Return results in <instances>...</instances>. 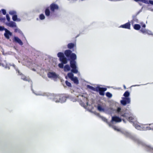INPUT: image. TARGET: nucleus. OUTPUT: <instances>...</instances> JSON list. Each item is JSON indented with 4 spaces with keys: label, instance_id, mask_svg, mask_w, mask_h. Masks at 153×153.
I'll return each mask as SVG.
<instances>
[{
    "label": "nucleus",
    "instance_id": "1",
    "mask_svg": "<svg viewBox=\"0 0 153 153\" xmlns=\"http://www.w3.org/2000/svg\"><path fill=\"white\" fill-rule=\"evenodd\" d=\"M113 104L115 107H117L116 109H114L111 107H102L101 105H100L98 106L97 109L100 111H102L105 113L110 114H111L114 111H115L117 114L120 117L117 116H113L112 117V119L111 122H108L107 119L105 117L101 116L99 114H97V115L101 118L102 120L107 123L111 127L115 130H116L120 132L125 137L130 139L138 145H140L143 147V146L145 145V142L139 139L136 136L131 134L125 130L117 129L116 126L113 125L114 123L120 122L122 120H123L124 123H126V120L124 119V118L125 119V117H121L119 114L117 112V111L118 108H120L121 109L123 110H124L128 109L122 108L120 107H119V103L116 102H113Z\"/></svg>",
    "mask_w": 153,
    "mask_h": 153
},
{
    "label": "nucleus",
    "instance_id": "2",
    "mask_svg": "<svg viewBox=\"0 0 153 153\" xmlns=\"http://www.w3.org/2000/svg\"><path fill=\"white\" fill-rule=\"evenodd\" d=\"M117 111L121 117H125V119L132 123L136 129L140 131L150 130H153V127L147 126V124L144 125H140L136 121L135 118L131 112L130 110H124L118 108Z\"/></svg>",
    "mask_w": 153,
    "mask_h": 153
},
{
    "label": "nucleus",
    "instance_id": "3",
    "mask_svg": "<svg viewBox=\"0 0 153 153\" xmlns=\"http://www.w3.org/2000/svg\"><path fill=\"white\" fill-rule=\"evenodd\" d=\"M64 54L68 60L70 61V66L71 68V71L74 74H77L78 71V67L76 61L77 58L76 55L74 53H72V51L70 50H65Z\"/></svg>",
    "mask_w": 153,
    "mask_h": 153
},
{
    "label": "nucleus",
    "instance_id": "4",
    "mask_svg": "<svg viewBox=\"0 0 153 153\" xmlns=\"http://www.w3.org/2000/svg\"><path fill=\"white\" fill-rule=\"evenodd\" d=\"M33 93L36 96H47L48 99L56 103L59 102V94H54L48 93H43L41 91L36 92L31 89Z\"/></svg>",
    "mask_w": 153,
    "mask_h": 153
},
{
    "label": "nucleus",
    "instance_id": "5",
    "mask_svg": "<svg viewBox=\"0 0 153 153\" xmlns=\"http://www.w3.org/2000/svg\"><path fill=\"white\" fill-rule=\"evenodd\" d=\"M5 64L3 63H0V65L4 67L5 68H8V69H10V66H12V67L16 70V73L17 75L19 76L21 79L25 81H28L29 82L30 81V79L28 77H26L19 70L18 68L16 67V65L13 64H11L10 63H7L6 61H4Z\"/></svg>",
    "mask_w": 153,
    "mask_h": 153
},
{
    "label": "nucleus",
    "instance_id": "6",
    "mask_svg": "<svg viewBox=\"0 0 153 153\" xmlns=\"http://www.w3.org/2000/svg\"><path fill=\"white\" fill-rule=\"evenodd\" d=\"M71 100L73 102L78 101L80 105L85 108H86L87 106L89 105L88 103V100L86 94L79 95L76 97H72Z\"/></svg>",
    "mask_w": 153,
    "mask_h": 153
},
{
    "label": "nucleus",
    "instance_id": "7",
    "mask_svg": "<svg viewBox=\"0 0 153 153\" xmlns=\"http://www.w3.org/2000/svg\"><path fill=\"white\" fill-rule=\"evenodd\" d=\"M87 87L92 91L98 92L100 95L101 96H104V92L106 91L107 89L106 88L100 87L99 86H97L95 88L89 85H87Z\"/></svg>",
    "mask_w": 153,
    "mask_h": 153
},
{
    "label": "nucleus",
    "instance_id": "8",
    "mask_svg": "<svg viewBox=\"0 0 153 153\" xmlns=\"http://www.w3.org/2000/svg\"><path fill=\"white\" fill-rule=\"evenodd\" d=\"M57 56L59 58V60L61 62V63L58 64V66L60 68H63L64 64H66L67 62V59L65 57L64 53L62 52L58 53L57 54Z\"/></svg>",
    "mask_w": 153,
    "mask_h": 153
},
{
    "label": "nucleus",
    "instance_id": "9",
    "mask_svg": "<svg viewBox=\"0 0 153 153\" xmlns=\"http://www.w3.org/2000/svg\"><path fill=\"white\" fill-rule=\"evenodd\" d=\"M144 7V5L143 6L141 9L136 13L135 14L132 16V19L131 22V23L132 25H133L135 22L137 23H139L138 20L137 18V16L142 11Z\"/></svg>",
    "mask_w": 153,
    "mask_h": 153
},
{
    "label": "nucleus",
    "instance_id": "10",
    "mask_svg": "<svg viewBox=\"0 0 153 153\" xmlns=\"http://www.w3.org/2000/svg\"><path fill=\"white\" fill-rule=\"evenodd\" d=\"M45 13L46 16L48 18V19L53 18L56 16L55 14L51 11L50 12L49 8H47L45 10Z\"/></svg>",
    "mask_w": 153,
    "mask_h": 153
},
{
    "label": "nucleus",
    "instance_id": "11",
    "mask_svg": "<svg viewBox=\"0 0 153 153\" xmlns=\"http://www.w3.org/2000/svg\"><path fill=\"white\" fill-rule=\"evenodd\" d=\"M122 100L120 101L121 104L123 105H125L127 104H129L131 102L130 98L122 97Z\"/></svg>",
    "mask_w": 153,
    "mask_h": 153
},
{
    "label": "nucleus",
    "instance_id": "12",
    "mask_svg": "<svg viewBox=\"0 0 153 153\" xmlns=\"http://www.w3.org/2000/svg\"><path fill=\"white\" fill-rule=\"evenodd\" d=\"M50 8L51 11L54 14H55L54 12L55 11L59 9V7L57 4L54 3H53L50 5Z\"/></svg>",
    "mask_w": 153,
    "mask_h": 153
},
{
    "label": "nucleus",
    "instance_id": "13",
    "mask_svg": "<svg viewBox=\"0 0 153 153\" xmlns=\"http://www.w3.org/2000/svg\"><path fill=\"white\" fill-rule=\"evenodd\" d=\"M144 145L143 146V147L146 151L153 153V147L146 144L145 143Z\"/></svg>",
    "mask_w": 153,
    "mask_h": 153
},
{
    "label": "nucleus",
    "instance_id": "14",
    "mask_svg": "<svg viewBox=\"0 0 153 153\" xmlns=\"http://www.w3.org/2000/svg\"><path fill=\"white\" fill-rule=\"evenodd\" d=\"M59 102L63 103L66 102L67 97L64 95L59 94Z\"/></svg>",
    "mask_w": 153,
    "mask_h": 153
},
{
    "label": "nucleus",
    "instance_id": "15",
    "mask_svg": "<svg viewBox=\"0 0 153 153\" xmlns=\"http://www.w3.org/2000/svg\"><path fill=\"white\" fill-rule=\"evenodd\" d=\"M4 31L5 32L4 34V36L6 39H10V37L12 36V33L7 29H5Z\"/></svg>",
    "mask_w": 153,
    "mask_h": 153
},
{
    "label": "nucleus",
    "instance_id": "16",
    "mask_svg": "<svg viewBox=\"0 0 153 153\" xmlns=\"http://www.w3.org/2000/svg\"><path fill=\"white\" fill-rule=\"evenodd\" d=\"M13 42L18 43L20 45H23V43L21 40L18 37L15 36L13 39Z\"/></svg>",
    "mask_w": 153,
    "mask_h": 153
},
{
    "label": "nucleus",
    "instance_id": "17",
    "mask_svg": "<svg viewBox=\"0 0 153 153\" xmlns=\"http://www.w3.org/2000/svg\"><path fill=\"white\" fill-rule=\"evenodd\" d=\"M48 77L49 78H57V76L56 74L53 72H49L47 74Z\"/></svg>",
    "mask_w": 153,
    "mask_h": 153
},
{
    "label": "nucleus",
    "instance_id": "18",
    "mask_svg": "<svg viewBox=\"0 0 153 153\" xmlns=\"http://www.w3.org/2000/svg\"><path fill=\"white\" fill-rule=\"evenodd\" d=\"M136 1H140L143 3L147 4H151L153 5V1L148 0H134Z\"/></svg>",
    "mask_w": 153,
    "mask_h": 153
},
{
    "label": "nucleus",
    "instance_id": "19",
    "mask_svg": "<svg viewBox=\"0 0 153 153\" xmlns=\"http://www.w3.org/2000/svg\"><path fill=\"white\" fill-rule=\"evenodd\" d=\"M6 24L7 26L11 27H16V23L12 21H10L9 22L6 23Z\"/></svg>",
    "mask_w": 153,
    "mask_h": 153
},
{
    "label": "nucleus",
    "instance_id": "20",
    "mask_svg": "<svg viewBox=\"0 0 153 153\" xmlns=\"http://www.w3.org/2000/svg\"><path fill=\"white\" fill-rule=\"evenodd\" d=\"M119 27L124 28L130 29V22H128L124 25H121Z\"/></svg>",
    "mask_w": 153,
    "mask_h": 153
},
{
    "label": "nucleus",
    "instance_id": "21",
    "mask_svg": "<svg viewBox=\"0 0 153 153\" xmlns=\"http://www.w3.org/2000/svg\"><path fill=\"white\" fill-rule=\"evenodd\" d=\"M12 19L14 21L20 22L21 21L20 19L17 18V14L13 15L12 16Z\"/></svg>",
    "mask_w": 153,
    "mask_h": 153
},
{
    "label": "nucleus",
    "instance_id": "22",
    "mask_svg": "<svg viewBox=\"0 0 153 153\" xmlns=\"http://www.w3.org/2000/svg\"><path fill=\"white\" fill-rule=\"evenodd\" d=\"M71 67L70 65L69 66L68 65H65L64 67V70L65 71H68L71 70Z\"/></svg>",
    "mask_w": 153,
    "mask_h": 153
},
{
    "label": "nucleus",
    "instance_id": "23",
    "mask_svg": "<svg viewBox=\"0 0 153 153\" xmlns=\"http://www.w3.org/2000/svg\"><path fill=\"white\" fill-rule=\"evenodd\" d=\"M71 80L76 84H78L79 83L78 78L74 76Z\"/></svg>",
    "mask_w": 153,
    "mask_h": 153
},
{
    "label": "nucleus",
    "instance_id": "24",
    "mask_svg": "<svg viewBox=\"0 0 153 153\" xmlns=\"http://www.w3.org/2000/svg\"><path fill=\"white\" fill-rule=\"evenodd\" d=\"M75 46V44L74 43H71L68 44L67 45L68 48L70 49L73 48Z\"/></svg>",
    "mask_w": 153,
    "mask_h": 153
},
{
    "label": "nucleus",
    "instance_id": "25",
    "mask_svg": "<svg viewBox=\"0 0 153 153\" xmlns=\"http://www.w3.org/2000/svg\"><path fill=\"white\" fill-rule=\"evenodd\" d=\"M73 73H74L72 72L71 71V72L67 74V76L68 77L71 79V80L72 79H73L74 76V75Z\"/></svg>",
    "mask_w": 153,
    "mask_h": 153
},
{
    "label": "nucleus",
    "instance_id": "26",
    "mask_svg": "<svg viewBox=\"0 0 153 153\" xmlns=\"http://www.w3.org/2000/svg\"><path fill=\"white\" fill-rule=\"evenodd\" d=\"M134 28L135 30H138L140 28V26L139 24H136L134 25Z\"/></svg>",
    "mask_w": 153,
    "mask_h": 153
},
{
    "label": "nucleus",
    "instance_id": "27",
    "mask_svg": "<svg viewBox=\"0 0 153 153\" xmlns=\"http://www.w3.org/2000/svg\"><path fill=\"white\" fill-rule=\"evenodd\" d=\"M9 14L11 15H16L17 14L16 12L14 10H10L9 12Z\"/></svg>",
    "mask_w": 153,
    "mask_h": 153
},
{
    "label": "nucleus",
    "instance_id": "28",
    "mask_svg": "<svg viewBox=\"0 0 153 153\" xmlns=\"http://www.w3.org/2000/svg\"><path fill=\"white\" fill-rule=\"evenodd\" d=\"M123 95L124 97L129 98V97L130 95V93L128 91H126L124 93Z\"/></svg>",
    "mask_w": 153,
    "mask_h": 153
},
{
    "label": "nucleus",
    "instance_id": "29",
    "mask_svg": "<svg viewBox=\"0 0 153 153\" xmlns=\"http://www.w3.org/2000/svg\"><path fill=\"white\" fill-rule=\"evenodd\" d=\"M14 32H16V33L18 32L19 33H20L21 34H23L22 31L19 29L18 28L15 29L14 30Z\"/></svg>",
    "mask_w": 153,
    "mask_h": 153
},
{
    "label": "nucleus",
    "instance_id": "30",
    "mask_svg": "<svg viewBox=\"0 0 153 153\" xmlns=\"http://www.w3.org/2000/svg\"><path fill=\"white\" fill-rule=\"evenodd\" d=\"M45 18L44 15L42 13L40 14L39 15V18L41 20H42L45 19Z\"/></svg>",
    "mask_w": 153,
    "mask_h": 153
},
{
    "label": "nucleus",
    "instance_id": "31",
    "mask_svg": "<svg viewBox=\"0 0 153 153\" xmlns=\"http://www.w3.org/2000/svg\"><path fill=\"white\" fill-rule=\"evenodd\" d=\"M105 95L106 96V97L109 98H111L112 96V94H111L109 92H107L106 93Z\"/></svg>",
    "mask_w": 153,
    "mask_h": 153
},
{
    "label": "nucleus",
    "instance_id": "32",
    "mask_svg": "<svg viewBox=\"0 0 153 153\" xmlns=\"http://www.w3.org/2000/svg\"><path fill=\"white\" fill-rule=\"evenodd\" d=\"M145 34H147L149 35H152L153 36V34L152 32L148 29L146 30Z\"/></svg>",
    "mask_w": 153,
    "mask_h": 153
},
{
    "label": "nucleus",
    "instance_id": "33",
    "mask_svg": "<svg viewBox=\"0 0 153 153\" xmlns=\"http://www.w3.org/2000/svg\"><path fill=\"white\" fill-rule=\"evenodd\" d=\"M66 85L68 87H71V84L67 80H66L65 82Z\"/></svg>",
    "mask_w": 153,
    "mask_h": 153
},
{
    "label": "nucleus",
    "instance_id": "34",
    "mask_svg": "<svg viewBox=\"0 0 153 153\" xmlns=\"http://www.w3.org/2000/svg\"><path fill=\"white\" fill-rule=\"evenodd\" d=\"M147 29L142 28L140 30V31L143 34H145Z\"/></svg>",
    "mask_w": 153,
    "mask_h": 153
},
{
    "label": "nucleus",
    "instance_id": "35",
    "mask_svg": "<svg viewBox=\"0 0 153 153\" xmlns=\"http://www.w3.org/2000/svg\"><path fill=\"white\" fill-rule=\"evenodd\" d=\"M6 19L5 17H0V21L1 22H4L5 21Z\"/></svg>",
    "mask_w": 153,
    "mask_h": 153
},
{
    "label": "nucleus",
    "instance_id": "36",
    "mask_svg": "<svg viewBox=\"0 0 153 153\" xmlns=\"http://www.w3.org/2000/svg\"><path fill=\"white\" fill-rule=\"evenodd\" d=\"M6 19L8 22H9L10 20V18L9 17V15L8 14H6Z\"/></svg>",
    "mask_w": 153,
    "mask_h": 153
},
{
    "label": "nucleus",
    "instance_id": "37",
    "mask_svg": "<svg viewBox=\"0 0 153 153\" xmlns=\"http://www.w3.org/2000/svg\"><path fill=\"white\" fill-rule=\"evenodd\" d=\"M1 11L2 12V13L4 15H5L6 14V12L5 10L4 9H2L1 10Z\"/></svg>",
    "mask_w": 153,
    "mask_h": 153
},
{
    "label": "nucleus",
    "instance_id": "38",
    "mask_svg": "<svg viewBox=\"0 0 153 153\" xmlns=\"http://www.w3.org/2000/svg\"><path fill=\"white\" fill-rule=\"evenodd\" d=\"M6 28L3 26H0V31H2L3 30H5V29Z\"/></svg>",
    "mask_w": 153,
    "mask_h": 153
},
{
    "label": "nucleus",
    "instance_id": "39",
    "mask_svg": "<svg viewBox=\"0 0 153 153\" xmlns=\"http://www.w3.org/2000/svg\"><path fill=\"white\" fill-rule=\"evenodd\" d=\"M24 38L25 39V40H23V42L25 44H27V41L25 37H24Z\"/></svg>",
    "mask_w": 153,
    "mask_h": 153
},
{
    "label": "nucleus",
    "instance_id": "40",
    "mask_svg": "<svg viewBox=\"0 0 153 153\" xmlns=\"http://www.w3.org/2000/svg\"><path fill=\"white\" fill-rule=\"evenodd\" d=\"M140 24H143V25H142V27H144V28L146 26V25H145V24H143V22H141L140 23Z\"/></svg>",
    "mask_w": 153,
    "mask_h": 153
},
{
    "label": "nucleus",
    "instance_id": "41",
    "mask_svg": "<svg viewBox=\"0 0 153 153\" xmlns=\"http://www.w3.org/2000/svg\"><path fill=\"white\" fill-rule=\"evenodd\" d=\"M147 9L149 10H150L152 11H153V9H151L150 8L147 7Z\"/></svg>",
    "mask_w": 153,
    "mask_h": 153
},
{
    "label": "nucleus",
    "instance_id": "42",
    "mask_svg": "<svg viewBox=\"0 0 153 153\" xmlns=\"http://www.w3.org/2000/svg\"><path fill=\"white\" fill-rule=\"evenodd\" d=\"M146 84H143V85H146ZM133 85L132 86H133V87L138 86H140V85Z\"/></svg>",
    "mask_w": 153,
    "mask_h": 153
},
{
    "label": "nucleus",
    "instance_id": "43",
    "mask_svg": "<svg viewBox=\"0 0 153 153\" xmlns=\"http://www.w3.org/2000/svg\"><path fill=\"white\" fill-rule=\"evenodd\" d=\"M147 125H148L149 126H151V127H153V123L152 124H147Z\"/></svg>",
    "mask_w": 153,
    "mask_h": 153
},
{
    "label": "nucleus",
    "instance_id": "44",
    "mask_svg": "<svg viewBox=\"0 0 153 153\" xmlns=\"http://www.w3.org/2000/svg\"><path fill=\"white\" fill-rule=\"evenodd\" d=\"M123 87H124V88L125 89H126V87L125 85H123Z\"/></svg>",
    "mask_w": 153,
    "mask_h": 153
},
{
    "label": "nucleus",
    "instance_id": "45",
    "mask_svg": "<svg viewBox=\"0 0 153 153\" xmlns=\"http://www.w3.org/2000/svg\"><path fill=\"white\" fill-rule=\"evenodd\" d=\"M139 5L140 6H141L142 5V4L141 3H139Z\"/></svg>",
    "mask_w": 153,
    "mask_h": 153
},
{
    "label": "nucleus",
    "instance_id": "46",
    "mask_svg": "<svg viewBox=\"0 0 153 153\" xmlns=\"http://www.w3.org/2000/svg\"><path fill=\"white\" fill-rule=\"evenodd\" d=\"M33 71H35V70L34 69H33Z\"/></svg>",
    "mask_w": 153,
    "mask_h": 153
}]
</instances>
